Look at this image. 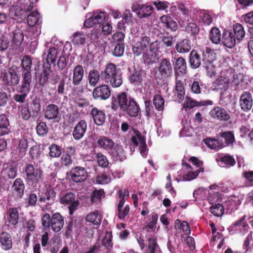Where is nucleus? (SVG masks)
<instances>
[{
  "label": "nucleus",
  "mask_w": 253,
  "mask_h": 253,
  "mask_svg": "<svg viewBox=\"0 0 253 253\" xmlns=\"http://www.w3.org/2000/svg\"><path fill=\"white\" fill-rule=\"evenodd\" d=\"M101 79L109 82L113 87H118L123 83L120 69L114 63L107 64L105 69L101 72Z\"/></svg>",
  "instance_id": "obj_1"
},
{
  "label": "nucleus",
  "mask_w": 253,
  "mask_h": 253,
  "mask_svg": "<svg viewBox=\"0 0 253 253\" xmlns=\"http://www.w3.org/2000/svg\"><path fill=\"white\" fill-rule=\"evenodd\" d=\"M24 171L26 174H41L42 172L39 166H34L31 164L26 167L22 163H12L3 165V172L5 174H17L23 173Z\"/></svg>",
  "instance_id": "obj_2"
},
{
  "label": "nucleus",
  "mask_w": 253,
  "mask_h": 253,
  "mask_svg": "<svg viewBox=\"0 0 253 253\" xmlns=\"http://www.w3.org/2000/svg\"><path fill=\"white\" fill-rule=\"evenodd\" d=\"M173 66L170 59L164 58L161 60L157 70L154 74V77L157 82L166 81L172 75Z\"/></svg>",
  "instance_id": "obj_3"
},
{
  "label": "nucleus",
  "mask_w": 253,
  "mask_h": 253,
  "mask_svg": "<svg viewBox=\"0 0 253 253\" xmlns=\"http://www.w3.org/2000/svg\"><path fill=\"white\" fill-rule=\"evenodd\" d=\"M20 67L16 65L11 66L7 72L1 73L2 84L7 88L17 86L20 81Z\"/></svg>",
  "instance_id": "obj_4"
},
{
  "label": "nucleus",
  "mask_w": 253,
  "mask_h": 253,
  "mask_svg": "<svg viewBox=\"0 0 253 253\" xmlns=\"http://www.w3.org/2000/svg\"><path fill=\"white\" fill-rule=\"evenodd\" d=\"M32 65L33 61L32 57L29 55H25L21 60L20 64L21 67V82L32 84Z\"/></svg>",
  "instance_id": "obj_5"
},
{
  "label": "nucleus",
  "mask_w": 253,
  "mask_h": 253,
  "mask_svg": "<svg viewBox=\"0 0 253 253\" xmlns=\"http://www.w3.org/2000/svg\"><path fill=\"white\" fill-rule=\"evenodd\" d=\"M150 42L149 37L142 35L139 37H135L133 40L132 50L135 56H139L144 52Z\"/></svg>",
  "instance_id": "obj_6"
},
{
  "label": "nucleus",
  "mask_w": 253,
  "mask_h": 253,
  "mask_svg": "<svg viewBox=\"0 0 253 253\" xmlns=\"http://www.w3.org/2000/svg\"><path fill=\"white\" fill-rule=\"evenodd\" d=\"M130 99H134L133 97L128 96L127 93L125 92H122L117 95L115 98H112L111 102V109L114 111H117L119 109L123 112H125L126 109L125 107H123L124 105V102L125 103V106L128 107L129 105V100Z\"/></svg>",
  "instance_id": "obj_7"
},
{
  "label": "nucleus",
  "mask_w": 253,
  "mask_h": 253,
  "mask_svg": "<svg viewBox=\"0 0 253 253\" xmlns=\"http://www.w3.org/2000/svg\"><path fill=\"white\" fill-rule=\"evenodd\" d=\"M202 56L204 60V67L206 69L208 76L211 78L214 77L216 75V72L215 66L211 61V56L212 55V49L207 47L202 52Z\"/></svg>",
  "instance_id": "obj_8"
},
{
  "label": "nucleus",
  "mask_w": 253,
  "mask_h": 253,
  "mask_svg": "<svg viewBox=\"0 0 253 253\" xmlns=\"http://www.w3.org/2000/svg\"><path fill=\"white\" fill-rule=\"evenodd\" d=\"M111 93V90L108 85L101 84L93 89L92 94L94 100L102 101L108 99Z\"/></svg>",
  "instance_id": "obj_9"
},
{
  "label": "nucleus",
  "mask_w": 253,
  "mask_h": 253,
  "mask_svg": "<svg viewBox=\"0 0 253 253\" xmlns=\"http://www.w3.org/2000/svg\"><path fill=\"white\" fill-rule=\"evenodd\" d=\"M43 115L45 119L53 120L54 122H58L60 119L59 107L54 104H48L45 107Z\"/></svg>",
  "instance_id": "obj_10"
},
{
  "label": "nucleus",
  "mask_w": 253,
  "mask_h": 253,
  "mask_svg": "<svg viewBox=\"0 0 253 253\" xmlns=\"http://www.w3.org/2000/svg\"><path fill=\"white\" fill-rule=\"evenodd\" d=\"M32 84L21 82V85L18 91L20 94H16L13 96V99L17 102L23 103L25 102L26 98L30 93Z\"/></svg>",
  "instance_id": "obj_11"
},
{
  "label": "nucleus",
  "mask_w": 253,
  "mask_h": 253,
  "mask_svg": "<svg viewBox=\"0 0 253 253\" xmlns=\"http://www.w3.org/2000/svg\"><path fill=\"white\" fill-rule=\"evenodd\" d=\"M239 103L241 108L243 111H250L252 108L253 103L252 94L249 91L244 92L240 96Z\"/></svg>",
  "instance_id": "obj_12"
},
{
  "label": "nucleus",
  "mask_w": 253,
  "mask_h": 253,
  "mask_svg": "<svg viewBox=\"0 0 253 253\" xmlns=\"http://www.w3.org/2000/svg\"><path fill=\"white\" fill-rule=\"evenodd\" d=\"M60 202L64 205H69V209L71 215L73 214L74 211L77 209L79 205L78 201H75V195L73 193H67L61 199Z\"/></svg>",
  "instance_id": "obj_13"
},
{
  "label": "nucleus",
  "mask_w": 253,
  "mask_h": 253,
  "mask_svg": "<svg viewBox=\"0 0 253 253\" xmlns=\"http://www.w3.org/2000/svg\"><path fill=\"white\" fill-rule=\"evenodd\" d=\"M211 116L219 121H227L230 119V114L223 108L215 107L210 112Z\"/></svg>",
  "instance_id": "obj_14"
},
{
  "label": "nucleus",
  "mask_w": 253,
  "mask_h": 253,
  "mask_svg": "<svg viewBox=\"0 0 253 253\" xmlns=\"http://www.w3.org/2000/svg\"><path fill=\"white\" fill-rule=\"evenodd\" d=\"M202 61H204L203 57H201L198 50L193 49L190 52L189 55V63L191 69H196L199 68L202 65Z\"/></svg>",
  "instance_id": "obj_15"
},
{
  "label": "nucleus",
  "mask_w": 253,
  "mask_h": 253,
  "mask_svg": "<svg viewBox=\"0 0 253 253\" xmlns=\"http://www.w3.org/2000/svg\"><path fill=\"white\" fill-rule=\"evenodd\" d=\"M64 219L58 212L53 214L50 220V227L56 233L60 232L64 226Z\"/></svg>",
  "instance_id": "obj_16"
},
{
  "label": "nucleus",
  "mask_w": 253,
  "mask_h": 253,
  "mask_svg": "<svg viewBox=\"0 0 253 253\" xmlns=\"http://www.w3.org/2000/svg\"><path fill=\"white\" fill-rule=\"evenodd\" d=\"M109 154L114 161L123 162L126 159L123 146L118 144L114 145Z\"/></svg>",
  "instance_id": "obj_17"
},
{
  "label": "nucleus",
  "mask_w": 253,
  "mask_h": 253,
  "mask_svg": "<svg viewBox=\"0 0 253 253\" xmlns=\"http://www.w3.org/2000/svg\"><path fill=\"white\" fill-rule=\"evenodd\" d=\"M90 115L92 117L94 123L98 126H102L106 120V115L104 111L93 107L90 111Z\"/></svg>",
  "instance_id": "obj_18"
},
{
  "label": "nucleus",
  "mask_w": 253,
  "mask_h": 253,
  "mask_svg": "<svg viewBox=\"0 0 253 253\" xmlns=\"http://www.w3.org/2000/svg\"><path fill=\"white\" fill-rule=\"evenodd\" d=\"M56 193L53 188L50 186L47 188L44 194L39 196V201L49 205L52 204L56 198Z\"/></svg>",
  "instance_id": "obj_19"
},
{
  "label": "nucleus",
  "mask_w": 253,
  "mask_h": 253,
  "mask_svg": "<svg viewBox=\"0 0 253 253\" xmlns=\"http://www.w3.org/2000/svg\"><path fill=\"white\" fill-rule=\"evenodd\" d=\"M123 104L125 105V103L124 102ZM123 107L126 109L125 112L131 117H136L140 112V106L134 98L130 99L128 107H126V105Z\"/></svg>",
  "instance_id": "obj_20"
},
{
  "label": "nucleus",
  "mask_w": 253,
  "mask_h": 253,
  "mask_svg": "<svg viewBox=\"0 0 253 253\" xmlns=\"http://www.w3.org/2000/svg\"><path fill=\"white\" fill-rule=\"evenodd\" d=\"M87 124L85 120H82L76 125L73 131V136L75 140L81 139L86 130Z\"/></svg>",
  "instance_id": "obj_21"
},
{
  "label": "nucleus",
  "mask_w": 253,
  "mask_h": 253,
  "mask_svg": "<svg viewBox=\"0 0 253 253\" xmlns=\"http://www.w3.org/2000/svg\"><path fill=\"white\" fill-rule=\"evenodd\" d=\"M133 11L138 9L137 15L140 18H147L152 13L153 8L150 5L137 4L132 7Z\"/></svg>",
  "instance_id": "obj_22"
},
{
  "label": "nucleus",
  "mask_w": 253,
  "mask_h": 253,
  "mask_svg": "<svg viewBox=\"0 0 253 253\" xmlns=\"http://www.w3.org/2000/svg\"><path fill=\"white\" fill-rule=\"evenodd\" d=\"M97 146L101 149L110 151L115 145V143L111 138L106 136H100L96 142Z\"/></svg>",
  "instance_id": "obj_23"
},
{
  "label": "nucleus",
  "mask_w": 253,
  "mask_h": 253,
  "mask_svg": "<svg viewBox=\"0 0 253 253\" xmlns=\"http://www.w3.org/2000/svg\"><path fill=\"white\" fill-rule=\"evenodd\" d=\"M212 104L213 102L211 100H208L198 101L190 97H187L184 104V107L185 108L192 109L196 106H206Z\"/></svg>",
  "instance_id": "obj_24"
},
{
  "label": "nucleus",
  "mask_w": 253,
  "mask_h": 253,
  "mask_svg": "<svg viewBox=\"0 0 253 253\" xmlns=\"http://www.w3.org/2000/svg\"><path fill=\"white\" fill-rule=\"evenodd\" d=\"M236 38L234 34L230 31L224 32L222 42L223 45L229 48H233L236 44Z\"/></svg>",
  "instance_id": "obj_25"
},
{
  "label": "nucleus",
  "mask_w": 253,
  "mask_h": 253,
  "mask_svg": "<svg viewBox=\"0 0 253 253\" xmlns=\"http://www.w3.org/2000/svg\"><path fill=\"white\" fill-rule=\"evenodd\" d=\"M10 132L9 120L4 114L0 115V136L8 134Z\"/></svg>",
  "instance_id": "obj_26"
},
{
  "label": "nucleus",
  "mask_w": 253,
  "mask_h": 253,
  "mask_svg": "<svg viewBox=\"0 0 253 253\" xmlns=\"http://www.w3.org/2000/svg\"><path fill=\"white\" fill-rule=\"evenodd\" d=\"M192 46L191 41L189 39H185L178 42L175 46L176 51L179 53L189 52Z\"/></svg>",
  "instance_id": "obj_27"
},
{
  "label": "nucleus",
  "mask_w": 253,
  "mask_h": 253,
  "mask_svg": "<svg viewBox=\"0 0 253 253\" xmlns=\"http://www.w3.org/2000/svg\"><path fill=\"white\" fill-rule=\"evenodd\" d=\"M84 76V70L81 65H77L73 69V84L78 85L80 84Z\"/></svg>",
  "instance_id": "obj_28"
},
{
  "label": "nucleus",
  "mask_w": 253,
  "mask_h": 253,
  "mask_svg": "<svg viewBox=\"0 0 253 253\" xmlns=\"http://www.w3.org/2000/svg\"><path fill=\"white\" fill-rule=\"evenodd\" d=\"M188 162H191L192 164L194 173L199 174L203 172L205 170L204 162L200 160L197 157L192 156L188 160Z\"/></svg>",
  "instance_id": "obj_29"
},
{
  "label": "nucleus",
  "mask_w": 253,
  "mask_h": 253,
  "mask_svg": "<svg viewBox=\"0 0 253 253\" xmlns=\"http://www.w3.org/2000/svg\"><path fill=\"white\" fill-rule=\"evenodd\" d=\"M206 144L211 149L217 151L225 147V144L222 139L218 137L217 139L209 138L205 141Z\"/></svg>",
  "instance_id": "obj_30"
},
{
  "label": "nucleus",
  "mask_w": 253,
  "mask_h": 253,
  "mask_svg": "<svg viewBox=\"0 0 253 253\" xmlns=\"http://www.w3.org/2000/svg\"><path fill=\"white\" fill-rule=\"evenodd\" d=\"M229 80L227 78L220 76L212 84L215 90H226L229 87Z\"/></svg>",
  "instance_id": "obj_31"
},
{
  "label": "nucleus",
  "mask_w": 253,
  "mask_h": 253,
  "mask_svg": "<svg viewBox=\"0 0 253 253\" xmlns=\"http://www.w3.org/2000/svg\"><path fill=\"white\" fill-rule=\"evenodd\" d=\"M0 244L2 249L7 251L12 246V242L10 234L6 232L0 234Z\"/></svg>",
  "instance_id": "obj_32"
},
{
  "label": "nucleus",
  "mask_w": 253,
  "mask_h": 253,
  "mask_svg": "<svg viewBox=\"0 0 253 253\" xmlns=\"http://www.w3.org/2000/svg\"><path fill=\"white\" fill-rule=\"evenodd\" d=\"M29 108L32 112L33 117L38 116L41 110L40 98L37 96L33 98L30 103Z\"/></svg>",
  "instance_id": "obj_33"
},
{
  "label": "nucleus",
  "mask_w": 253,
  "mask_h": 253,
  "mask_svg": "<svg viewBox=\"0 0 253 253\" xmlns=\"http://www.w3.org/2000/svg\"><path fill=\"white\" fill-rule=\"evenodd\" d=\"M142 74V70H134L129 76L130 83L135 85H140L143 81Z\"/></svg>",
  "instance_id": "obj_34"
},
{
  "label": "nucleus",
  "mask_w": 253,
  "mask_h": 253,
  "mask_svg": "<svg viewBox=\"0 0 253 253\" xmlns=\"http://www.w3.org/2000/svg\"><path fill=\"white\" fill-rule=\"evenodd\" d=\"M174 95L179 101L183 100L185 95V90L183 82L181 80H176Z\"/></svg>",
  "instance_id": "obj_35"
},
{
  "label": "nucleus",
  "mask_w": 253,
  "mask_h": 253,
  "mask_svg": "<svg viewBox=\"0 0 253 253\" xmlns=\"http://www.w3.org/2000/svg\"><path fill=\"white\" fill-rule=\"evenodd\" d=\"M28 147V141L27 139L22 138L18 143L16 151L18 153V158H22L26 154Z\"/></svg>",
  "instance_id": "obj_36"
},
{
  "label": "nucleus",
  "mask_w": 253,
  "mask_h": 253,
  "mask_svg": "<svg viewBox=\"0 0 253 253\" xmlns=\"http://www.w3.org/2000/svg\"><path fill=\"white\" fill-rule=\"evenodd\" d=\"M218 136L222 139L224 138L225 147L232 145L235 141L234 134L231 131L220 132L218 134Z\"/></svg>",
  "instance_id": "obj_37"
},
{
  "label": "nucleus",
  "mask_w": 253,
  "mask_h": 253,
  "mask_svg": "<svg viewBox=\"0 0 253 253\" xmlns=\"http://www.w3.org/2000/svg\"><path fill=\"white\" fill-rule=\"evenodd\" d=\"M100 79H101V72H99L96 70H91L89 71L88 79L89 84L91 86H95Z\"/></svg>",
  "instance_id": "obj_38"
},
{
  "label": "nucleus",
  "mask_w": 253,
  "mask_h": 253,
  "mask_svg": "<svg viewBox=\"0 0 253 253\" xmlns=\"http://www.w3.org/2000/svg\"><path fill=\"white\" fill-rule=\"evenodd\" d=\"M209 38L211 41L214 44H218L221 42V33L219 29L213 27L210 32Z\"/></svg>",
  "instance_id": "obj_39"
},
{
  "label": "nucleus",
  "mask_w": 253,
  "mask_h": 253,
  "mask_svg": "<svg viewBox=\"0 0 253 253\" xmlns=\"http://www.w3.org/2000/svg\"><path fill=\"white\" fill-rule=\"evenodd\" d=\"M234 35L237 41L240 42L245 36V31L242 25L236 23L233 25Z\"/></svg>",
  "instance_id": "obj_40"
},
{
  "label": "nucleus",
  "mask_w": 253,
  "mask_h": 253,
  "mask_svg": "<svg viewBox=\"0 0 253 253\" xmlns=\"http://www.w3.org/2000/svg\"><path fill=\"white\" fill-rule=\"evenodd\" d=\"M173 69L175 70H178L182 74H186L187 72V64L185 59L182 57L177 58Z\"/></svg>",
  "instance_id": "obj_41"
},
{
  "label": "nucleus",
  "mask_w": 253,
  "mask_h": 253,
  "mask_svg": "<svg viewBox=\"0 0 253 253\" xmlns=\"http://www.w3.org/2000/svg\"><path fill=\"white\" fill-rule=\"evenodd\" d=\"M11 13H13V16L15 18L22 19L27 16L26 6L23 7L22 4H21L20 7L18 6H14L11 9Z\"/></svg>",
  "instance_id": "obj_42"
},
{
  "label": "nucleus",
  "mask_w": 253,
  "mask_h": 253,
  "mask_svg": "<svg viewBox=\"0 0 253 253\" xmlns=\"http://www.w3.org/2000/svg\"><path fill=\"white\" fill-rule=\"evenodd\" d=\"M58 49L55 47H51L47 50L46 56V60L47 64L50 65L55 64L58 54Z\"/></svg>",
  "instance_id": "obj_43"
},
{
  "label": "nucleus",
  "mask_w": 253,
  "mask_h": 253,
  "mask_svg": "<svg viewBox=\"0 0 253 253\" xmlns=\"http://www.w3.org/2000/svg\"><path fill=\"white\" fill-rule=\"evenodd\" d=\"M14 194L18 197H21L24 194V185L21 179H16L13 185Z\"/></svg>",
  "instance_id": "obj_44"
},
{
  "label": "nucleus",
  "mask_w": 253,
  "mask_h": 253,
  "mask_svg": "<svg viewBox=\"0 0 253 253\" xmlns=\"http://www.w3.org/2000/svg\"><path fill=\"white\" fill-rule=\"evenodd\" d=\"M101 215L98 211H95L87 214L85 220L86 221L92 223L94 225L99 224L101 222Z\"/></svg>",
  "instance_id": "obj_45"
},
{
  "label": "nucleus",
  "mask_w": 253,
  "mask_h": 253,
  "mask_svg": "<svg viewBox=\"0 0 253 253\" xmlns=\"http://www.w3.org/2000/svg\"><path fill=\"white\" fill-rule=\"evenodd\" d=\"M185 31L191 37H196L200 31L199 27L195 22H189L186 25Z\"/></svg>",
  "instance_id": "obj_46"
},
{
  "label": "nucleus",
  "mask_w": 253,
  "mask_h": 253,
  "mask_svg": "<svg viewBox=\"0 0 253 253\" xmlns=\"http://www.w3.org/2000/svg\"><path fill=\"white\" fill-rule=\"evenodd\" d=\"M12 38L13 43L16 45H19L23 41L24 35L21 30L16 29L12 32Z\"/></svg>",
  "instance_id": "obj_47"
},
{
  "label": "nucleus",
  "mask_w": 253,
  "mask_h": 253,
  "mask_svg": "<svg viewBox=\"0 0 253 253\" xmlns=\"http://www.w3.org/2000/svg\"><path fill=\"white\" fill-rule=\"evenodd\" d=\"M39 18L40 14L37 10L30 13L27 17V22L28 25L30 27L35 26L39 21Z\"/></svg>",
  "instance_id": "obj_48"
},
{
  "label": "nucleus",
  "mask_w": 253,
  "mask_h": 253,
  "mask_svg": "<svg viewBox=\"0 0 253 253\" xmlns=\"http://www.w3.org/2000/svg\"><path fill=\"white\" fill-rule=\"evenodd\" d=\"M153 102L157 110L160 111L163 110L164 108L165 101L161 95H155L153 98Z\"/></svg>",
  "instance_id": "obj_49"
},
{
  "label": "nucleus",
  "mask_w": 253,
  "mask_h": 253,
  "mask_svg": "<svg viewBox=\"0 0 253 253\" xmlns=\"http://www.w3.org/2000/svg\"><path fill=\"white\" fill-rule=\"evenodd\" d=\"M36 131L40 136H45L48 132V128L46 124L43 122H40L36 126Z\"/></svg>",
  "instance_id": "obj_50"
},
{
  "label": "nucleus",
  "mask_w": 253,
  "mask_h": 253,
  "mask_svg": "<svg viewBox=\"0 0 253 253\" xmlns=\"http://www.w3.org/2000/svg\"><path fill=\"white\" fill-rule=\"evenodd\" d=\"M72 42L75 45H83L85 42L84 35L80 32H76L73 36Z\"/></svg>",
  "instance_id": "obj_51"
},
{
  "label": "nucleus",
  "mask_w": 253,
  "mask_h": 253,
  "mask_svg": "<svg viewBox=\"0 0 253 253\" xmlns=\"http://www.w3.org/2000/svg\"><path fill=\"white\" fill-rule=\"evenodd\" d=\"M188 159L185 156L182 160V169L186 173L185 174H195L194 173L192 166L187 162Z\"/></svg>",
  "instance_id": "obj_52"
},
{
  "label": "nucleus",
  "mask_w": 253,
  "mask_h": 253,
  "mask_svg": "<svg viewBox=\"0 0 253 253\" xmlns=\"http://www.w3.org/2000/svg\"><path fill=\"white\" fill-rule=\"evenodd\" d=\"M50 68L44 69L42 74H41L39 79V84L42 86H44L45 84H47L48 82V79L50 72Z\"/></svg>",
  "instance_id": "obj_53"
},
{
  "label": "nucleus",
  "mask_w": 253,
  "mask_h": 253,
  "mask_svg": "<svg viewBox=\"0 0 253 253\" xmlns=\"http://www.w3.org/2000/svg\"><path fill=\"white\" fill-rule=\"evenodd\" d=\"M96 157L99 166L102 168H107L109 165V161L107 157L101 153H97Z\"/></svg>",
  "instance_id": "obj_54"
},
{
  "label": "nucleus",
  "mask_w": 253,
  "mask_h": 253,
  "mask_svg": "<svg viewBox=\"0 0 253 253\" xmlns=\"http://www.w3.org/2000/svg\"><path fill=\"white\" fill-rule=\"evenodd\" d=\"M49 156L52 158H57L61 156V151L59 146L52 144L49 147Z\"/></svg>",
  "instance_id": "obj_55"
},
{
  "label": "nucleus",
  "mask_w": 253,
  "mask_h": 253,
  "mask_svg": "<svg viewBox=\"0 0 253 253\" xmlns=\"http://www.w3.org/2000/svg\"><path fill=\"white\" fill-rule=\"evenodd\" d=\"M125 51V43L118 42L115 46L113 55L116 57H121L124 54Z\"/></svg>",
  "instance_id": "obj_56"
},
{
  "label": "nucleus",
  "mask_w": 253,
  "mask_h": 253,
  "mask_svg": "<svg viewBox=\"0 0 253 253\" xmlns=\"http://www.w3.org/2000/svg\"><path fill=\"white\" fill-rule=\"evenodd\" d=\"M211 212L215 216H220L224 213V208L221 204H216L211 207Z\"/></svg>",
  "instance_id": "obj_57"
},
{
  "label": "nucleus",
  "mask_w": 253,
  "mask_h": 253,
  "mask_svg": "<svg viewBox=\"0 0 253 253\" xmlns=\"http://www.w3.org/2000/svg\"><path fill=\"white\" fill-rule=\"evenodd\" d=\"M175 228L176 229H182L183 232L189 233L190 232V226L186 221L180 222V220L177 219L175 221Z\"/></svg>",
  "instance_id": "obj_58"
},
{
  "label": "nucleus",
  "mask_w": 253,
  "mask_h": 253,
  "mask_svg": "<svg viewBox=\"0 0 253 253\" xmlns=\"http://www.w3.org/2000/svg\"><path fill=\"white\" fill-rule=\"evenodd\" d=\"M104 191L100 189L98 190H94L91 195L90 201L91 202L94 203L98 200H100L102 197H104Z\"/></svg>",
  "instance_id": "obj_59"
},
{
  "label": "nucleus",
  "mask_w": 253,
  "mask_h": 253,
  "mask_svg": "<svg viewBox=\"0 0 253 253\" xmlns=\"http://www.w3.org/2000/svg\"><path fill=\"white\" fill-rule=\"evenodd\" d=\"M160 42L166 47H170L173 45V38L171 36L164 35L162 36Z\"/></svg>",
  "instance_id": "obj_60"
},
{
  "label": "nucleus",
  "mask_w": 253,
  "mask_h": 253,
  "mask_svg": "<svg viewBox=\"0 0 253 253\" xmlns=\"http://www.w3.org/2000/svg\"><path fill=\"white\" fill-rule=\"evenodd\" d=\"M68 61V57L65 55L60 56L57 61V66L58 70H63L64 69L67 65Z\"/></svg>",
  "instance_id": "obj_61"
},
{
  "label": "nucleus",
  "mask_w": 253,
  "mask_h": 253,
  "mask_svg": "<svg viewBox=\"0 0 253 253\" xmlns=\"http://www.w3.org/2000/svg\"><path fill=\"white\" fill-rule=\"evenodd\" d=\"M18 212L16 209L11 210L9 213V222L13 225L16 224L18 222Z\"/></svg>",
  "instance_id": "obj_62"
},
{
  "label": "nucleus",
  "mask_w": 253,
  "mask_h": 253,
  "mask_svg": "<svg viewBox=\"0 0 253 253\" xmlns=\"http://www.w3.org/2000/svg\"><path fill=\"white\" fill-rule=\"evenodd\" d=\"M92 16L95 24H101L105 19V13L102 11L99 13H94Z\"/></svg>",
  "instance_id": "obj_63"
},
{
  "label": "nucleus",
  "mask_w": 253,
  "mask_h": 253,
  "mask_svg": "<svg viewBox=\"0 0 253 253\" xmlns=\"http://www.w3.org/2000/svg\"><path fill=\"white\" fill-rule=\"evenodd\" d=\"M221 161L226 165L233 166L235 164V160L233 156L230 155H225L221 157Z\"/></svg>",
  "instance_id": "obj_64"
}]
</instances>
